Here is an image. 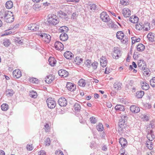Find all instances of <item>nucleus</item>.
I'll return each mask as SVG.
<instances>
[{"instance_id":"obj_18","label":"nucleus","mask_w":155,"mask_h":155,"mask_svg":"<svg viewBox=\"0 0 155 155\" xmlns=\"http://www.w3.org/2000/svg\"><path fill=\"white\" fill-rule=\"evenodd\" d=\"M57 15L62 19H66L68 17L67 14L62 11H60L58 12Z\"/></svg>"},{"instance_id":"obj_33","label":"nucleus","mask_w":155,"mask_h":155,"mask_svg":"<svg viewBox=\"0 0 155 155\" xmlns=\"http://www.w3.org/2000/svg\"><path fill=\"white\" fill-rule=\"evenodd\" d=\"M122 84L120 82L115 83L114 84V87L117 91L120 90L121 88Z\"/></svg>"},{"instance_id":"obj_40","label":"nucleus","mask_w":155,"mask_h":155,"mask_svg":"<svg viewBox=\"0 0 155 155\" xmlns=\"http://www.w3.org/2000/svg\"><path fill=\"white\" fill-rule=\"evenodd\" d=\"M68 30V28L65 26H63L61 27L59 29L60 32H67Z\"/></svg>"},{"instance_id":"obj_57","label":"nucleus","mask_w":155,"mask_h":155,"mask_svg":"<svg viewBox=\"0 0 155 155\" xmlns=\"http://www.w3.org/2000/svg\"><path fill=\"white\" fill-rule=\"evenodd\" d=\"M55 155H64L63 152L60 150H57L55 153Z\"/></svg>"},{"instance_id":"obj_3","label":"nucleus","mask_w":155,"mask_h":155,"mask_svg":"<svg viewBox=\"0 0 155 155\" xmlns=\"http://www.w3.org/2000/svg\"><path fill=\"white\" fill-rule=\"evenodd\" d=\"M100 18L103 21L108 22L111 19L106 12H102L100 15Z\"/></svg>"},{"instance_id":"obj_12","label":"nucleus","mask_w":155,"mask_h":155,"mask_svg":"<svg viewBox=\"0 0 155 155\" xmlns=\"http://www.w3.org/2000/svg\"><path fill=\"white\" fill-rule=\"evenodd\" d=\"M13 75L14 78H18L21 76V72L19 69L15 70L13 72Z\"/></svg>"},{"instance_id":"obj_59","label":"nucleus","mask_w":155,"mask_h":155,"mask_svg":"<svg viewBox=\"0 0 155 155\" xmlns=\"http://www.w3.org/2000/svg\"><path fill=\"white\" fill-rule=\"evenodd\" d=\"M38 155H46V153L44 150H41L38 153Z\"/></svg>"},{"instance_id":"obj_53","label":"nucleus","mask_w":155,"mask_h":155,"mask_svg":"<svg viewBox=\"0 0 155 155\" xmlns=\"http://www.w3.org/2000/svg\"><path fill=\"white\" fill-rule=\"evenodd\" d=\"M44 128L46 132H48L50 129V127L48 124H46L44 125Z\"/></svg>"},{"instance_id":"obj_19","label":"nucleus","mask_w":155,"mask_h":155,"mask_svg":"<svg viewBox=\"0 0 155 155\" xmlns=\"http://www.w3.org/2000/svg\"><path fill=\"white\" fill-rule=\"evenodd\" d=\"M130 111L134 113H137L140 111V108L135 105L131 106L130 108Z\"/></svg>"},{"instance_id":"obj_8","label":"nucleus","mask_w":155,"mask_h":155,"mask_svg":"<svg viewBox=\"0 0 155 155\" xmlns=\"http://www.w3.org/2000/svg\"><path fill=\"white\" fill-rule=\"evenodd\" d=\"M54 46L56 50L62 51L64 49V45L59 41H56L54 43Z\"/></svg>"},{"instance_id":"obj_49","label":"nucleus","mask_w":155,"mask_h":155,"mask_svg":"<svg viewBox=\"0 0 155 155\" xmlns=\"http://www.w3.org/2000/svg\"><path fill=\"white\" fill-rule=\"evenodd\" d=\"M3 43L4 45L6 47H8L10 44V43L9 41V40L8 39L5 40L4 41Z\"/></svg>"},{"instance_id":"obj_34","label":"nucleus","mask_w":155,"mask_h":155,"mask_svg":"<svg viewBox=\"0 0 155 155\" xmlns=\"http://www.w3.org/2000/svg\"><path fill=\"white\" fill-rule=\"evenodd\" d=\"M137 50L139 51H142L145 49V46L142 44H139L137 47Z\"/></svg>"},{"instance_id":"obj_24","label":"nucleus","mask_w":155,"mask_h":155,"mask_svg":"<svg viewBox=\"0 0 155 155\" xmlns=\"http://www.w3.org/2000/svg\"><path fill=\"white\" fill-rule=\"evenodd\" d=\"M119 143L121 147L123 148L125 147L126 144L127 143L126 140L123 138H121L120 139Z\"/></svg>"},{"instance_id":"obj_54","label":"nucleus","mask_w":155,"mask_h":155,"mask_svg":"<svg viewBox=\"0 0 155 155\" xmlns=\"http://www.w3.org/2000/svg\"><path fill=\"white\" fill-rule=\"evenodd\" d=\"M83 61V60L82 58H79V57H76L74 59V61L75 62H77V64H78V63H81Z\"/></svg>"},{"instance_id":"obj_13","label":"nucleus","mask_w":155,"mask_h":155,"mask_svg":"<svg viewBox=\"0 0 155 155\" xmlns=\"http://www.w3.org/2000/svg\"><path fill=\"white\" fill-rule=\"evenodd\" d=\"M66 87L68 89L71 91H72L76 89V86L74 84L71 83H67Z\"/></svg>"},{"instance_id":"obj_27","label":"nucleus","mask_w":155,"mask_h":155,"mask_svg":"<svg viewBox=\"0 0 155 155\" xmlns=\"http://www.w3.org/2000/svg\"><path fill=\"white\" fill-rule=\"evenodd\" d=\"M60 38L61 40L65 41L68 40V36L67 34L65 33H62L60 35Z\"/></svg>"},{"instance_id":"obj_52","label":"nucleus","mask_w":155,"mask_h":155,"mask_svg":"<svg viewBox=\"0 0 155 155\" xmlns=\"http://www.w3.org/2000/svg\"><path fill=\"white\" fill-rule=\"evenodd\" d=\"M90 120L91 123L92 124H95L97 122V120L96 118L94 117H90Z\"/></svg>"},{"instance_id":"obj_20","label":"nucleus","mask_w":155,"mask_h":155,"mask_svg":"<svg viewBox=\"0 0 155 155\" xmlns=\"http://www.w3.org/2000/svg\"><path fill=\"white\" fill-rule=\"evenodd\" d=\"M45 79V82L48 84H50L54 80V77L52 75H49L47 76Z\"/></svg>"},{"instance_id":"obj_29","label":"nucleus","mask_w":155,"mask_h":155,"mask_svg":"<svg viewBox=\"0 0 155 155\" xmlns=\"http://www.w3.org/2000/svg\"><path fill=\"white\" fill-rule=\"evenodd\" d=\"M116 37L118 39L122 40L124 38V34L122 31H118L117 33Z\"/></svg>"},{"instance_id":"obj_60","label":"nucleus","mask_w":155,"mask_h":155,"mask_svg":"<svg viewBox=\"0 0 155 155\" xmlns=\"http://www.w3.org/2000/svg\"><path fill=\"white\" fill-rule=\"evenodd\" d=\"M110 70L109 69V68H106L105 71L104 73L106 74H108L110 72Z\"/></svg>"},{"instance_id":"obj_36","label":"nucleus","mask_w":155,"mask_h":155,"mask_svg":"<svg viewBox=\"0 0 155 155\" xmlns=\"http://www.w3.org/2000/svg\"><path fill=\"white\" fill-rule=\"evenodd\" d=\"M147 128V132L151 130L154 131L153 130L155 128V126L152 124H150L148 125Z\"/></svg>"},{"instance_id":"obj_43","label":"nucleus","mask_w":155,"mask_h":155,"mask_svg":"<svg viewBox=\"0 0 155 155\" xmlns=\"http://www.w3.org/2000/svg\"><path fill=\"white\" fill-rule=\"evenodd\" d=\"M14 15L13 14H12V16H10L9 18L5 20V21L7 22L11 23L14 21Z\"/></svg>"},{"instance_id":"obj_30","label":"nucleus","mask_w":155,"mask_h":155,"mask_svg":"<svg viewBox=\"0 0 155 155\" xmlns=\"http://www.w3.org/2000/svg\"><path fill=\"white\" fill-rule=\"evenodd\" d=\"M144 28V25L141 22H139L136 25V28L138 30H142Z\"/></svg>"},{"instance_id":"obj_63","label":"nucleus","mask_w":155,"mask_h":155,"mask_svg":"<svg viewBox=\"0 0 155 155\" xmlns=\"http://www.w3.org/2000/svg\"><path fill=\"white\" fill-rule=\"evenodd\" d=\"M152 36L153 38H154V34L152 32L149 33L147 35V37Z\"/></svg>"},{"instance_id":"obj_37","label":"nucleus","mask_w":155,"mask_h":155,"mask_svg":"<svg viewBox=\"0 0 155 155\" xmlns=\"http://www.w3.org/2000/svg\"><path fill=\"white\" fill-rule=\"evenodd\" d=\"M96 128L97 130L99 131H102L104 130V127L103 125L101 123H99L96 126Z\"/></svg>"},{"instance_id":"obj_6","label":"nucleus","mask_w":155,"mask_h":155,"mask_svg":"<svg viewBox=\"0 0 155 155\" xmlns=\"http://www.w3.org/2000/svg\"><path fill=\"white\" fill-rule=\"evenodd\" d=\"M137 65L140 69L144 71L146 68V65L145 62L142 60H140L138 61Z\"/></svg>"},{"instance_id":"obj_64","label":"nucleus","mask_w":155,"mask_h":155,"mask_svg":"<svg viewBox=\"0 0 155 155\" xmlns=\"http://www.w3.org/2000/svg\"><path fill=\"white\" fill-rule=\"evenodd\" d=\"M107 106L109 108H110L112 107V105L110 102H109L107 103Z\"/></svg>"},{"instance_id":"obj_55","label":"nucleus","mask_w":155,"mask_h":155,"mask_svg":"<svg viewBox=\"0 0 155 155\" xmlns=\"http://www.w3.org/2000/svg\"><path fill=\"white\" fill-rule=\"evenodd\" d=\"M152 141L149 140V141H147V146L150 145V147L149 148L150 149H151L153 148L152 147V146H153V144Z\"/></svg>"},{"instance_id":"obj_22","label":"nucleus","mask_w":155,"mask_h":155,"mask_svg":"<svg viewBox=\"0 0 155 155\" xmlns=\"http://www.w3.org/2000/svg\"><path fill=\"white\" fill-rule=\"evenodd\" d=\"M64 57L67 59H71L74 56L73 54L69 51H66L64 54Z\"/></svg>"},{"instance_id":"obj_41","label":"nucleus","mask_w":155,"mask_h":155,"mask_svg":"<svg viewBox=\"0 0 155 155\" xmlns=\"http://www.w3.org/2000/svg\"><path fill=\"white\" fill-rule=\"evenodd\" d=\"M1 108L2 110L6 111L8 109V106L6 104H3L1 106Z\"/></svg>"},{"instance_id":"obj_2","label":"nucleus","mask_w":155,"mask_h":155,"mask_svg":"<svg viewBox=\"0 0 155 155\" xmlns=\"http://www.w3.org/2000/svg\"><path fill=\"white\" fill-rule=\"evenodd\" d=\"M49 17L48 19V21L49 24L54 25H56L59 22V20L57 16L54 15H52L51 16L48 15Z\"/></svg>"},{"instance_id":"obj_44","label":"nucleus","mask_w":155,"mask_h":155,"mask_svg":"<svg viewBox=\"0 0 155 155\" xmlns=\"http://www.w3.org/2000/svg\"><path fill=\"white\" fill-rule=\"evenodd\" d=\"M98 64L97 62L94 61L93 63H92L91 66H92L94 70H95L97 68Z\"/></svg>"},{"instance_id":"obj_46","label":"nucleus","mask_w":155,"mask_h":155,"mask_svg":"<svg viewBox=\"0 0 155 155\" xmlns=\"http://www.w3.org/2000/svg\"><path fill=\"white\" fill-rule=\"evenodd\" d=\"M91 61L89 60H87L84 63L86 66L88 68H90L91 67Z\"/></svg>"},{"instance_id":"obj_32","label":"nucleus","mask_w":155,"mask_h":155,"mask_svg":"<svg viewBox=\"0 0 155 155\" xmlns=\"http://www.w3.org/2000/svg\"><path fill=\"white\" fill-rule=\"evenodd\" d=\"M14 92L12 89H7L6 91V94L8 97H11L14 94Z\"/></svg>"},{"instance_id":"obj_25","label":"nucleus","mask_w":155,"mask_h":155,"mask_svg":"<svg viewBox=\"0 0 155 155\" xmlns=\"http://www.w3.org/2000/svg\"><path fill=\"white\" fill-rule=\"evenodd\" d=\"M48 61L49 64L52 66H54L56 62V61L55 58L52 57H49Z\"/></svg>"},{"instance_id":"obj_15","label":"nucleus","mask_w":155,"mask_h":155,"mask_svg":"<svg viewBox=\"0 0 155 155\" xmlns=\"http://www.w3.org/2000/svg\"><path fill=\"white\" fill-rule=\"evenodd\" d=\"M12 14H13L12 12L9 11H5L4 12L3 16L1 17V18H3L5 20L10 18V16H12Z\"/></svg>"},{"instance_id":"obj_10","label":"nucleus","mask_w":155,"mask_h":155,"mask_svg":"<svg viewBox=\"0 0 155 155\" xmlns=\"http://www.w3.org/2000/svg\"><path fill=\"white\" fill-rule=\"evenodd\" d=\"M147 138L149 140L152 141L155 138V135L154 131H149L147 132Z\"/></svg>"},{"instance_id":"obj_48","label":"nucleus","mask_w":155,"mask_h":155,"mask_svg":"<svg viewBox=\"0 0 155 155\" xmlns=\"http://www.w3.org/2000/svg\"><path fill=\"white\" fill-rule=\"evenodd\" d=\"M41 7V5L39 4H35L33 6V8L35 11H38L39 10V8Z\"/></svg>"},{"instance_id":"obj_14","label":"nucleus","mask_w":155,"mask_h":155,"mask_svg":"<svg viewBox=\"0 0 155 155\" xmlns=\"http://www.w3.org/2000/svg\"><path fill=\"white\" fill-rule=\"evenodd\" d=\"M58 74L60 76L62 77H67L68 75V72L64 69H61L58 71Z\"/></svg>"},{"instance_id":"obj_56","label":"nucleus","mask_w":155,"mask_h":155,"mask_svg":"<svg viewBox=\"0 0 155 155\" xmlns=\"http://www.w3.org/2000/svg\"><path fill=\"white\" fill-rule=\"evenodd\" d=\"M132 40L136 42H139L140 40V38H137L136 37H134L131 38Z\"/></svg>"},{"instance_id":"obj_5","label":"nucleus","mask_w":155,"mask_h":155,"mask_svg":"<svg viewBox=\"0 0 155 155\" xmlns=\"http://www.w3.org/2000/svg\"><path fill=\"white\" fill-rule=\"evenodd\" d=\"M28 30L33 31H36L39 29V25L35 23L31 24L28 26Z\"/></svg>"},{"instance_id":"obj_61","label":"nucleus","mask_w":155,"mask_h":155,"mask_svg":"<svg viewBox=\"0 0 155 155\" xmlns=\"http://www.w3.org/2000/svg\"><path fill=\"white\" fill-rule=\"evenodd\" d=\"M15 42L16 43H18L19 44H21L22 42L21 41L20 39L19 38H17L16 39H15Z\"/></svg>"},{"instance_id":"obj_31","label":"nucleus","mask_w":155,"mask_h":155,"mask_svg":"<svg viewBox=\"0 0 155 155\" xmlns=\"http://www.w3.org/2000/svg\"><path fill=\"white\" fill-rule=\"evenodd\" d=\"M144 94V91H138L136 93V97L138 98H140L142 97Z\"/></svg>"},{"instance_id":"obj_62","label":"nucleus","mask_w":155,"mask_h":155,"mask_svg":"<svg viewBox=\"0 0 155 155\" xmlns=\"http://www.w3.org/2000/svg\"><path fill=\"white\" fill-rule=\"evenodd\" d=\"M122 39L123 40H122L121 41L124 44L126 43L128 41V38H123V39Z\"/></svg>"},{"instance_id":"obj_50","label":"nucleus","mask_w":155,"mask_h":155,"mask_svg":"<svg viewBox=\"0 0 155 155\" xmlns=\"http://www.w3.org/2000/svg\"><path fill=\"white\" fill-rule=\"evenodd\" d=\"M89 6H90V9L94 11L97 8L96 5L95 4H90Z\"/></svg>"},{"instance_id":"obj_21","label":"nucleus","mask_w":155,"mask_h":155,"mask_svg":"<svg viewBox=\"0 0 155 155\" xmlns=\"http://www.w3.org/2000/svg\"><path fill=\"white\" fill-rule=\"evenodd\" d=\"M131 12L128 8L123 9L122 11V13L124 16L126 18L129 17L130 15Z\"/></svg>"},{"instance_id":"obj_4","label":"nucleus","mask_w":155,"mask_h":155,"mask_svg":"<svg viewBox=\"0 0 155 155\" xmlns=\"http://www.w3.org/2000/svg\"><path fill=\"white\" fill-rule=\"evenodd\" d=\"M48 107L50 109L54 108L56 105L55 101L51 98H48L46 101Z\"/></svg>"},{"instance_id":"obj_38","label":"nucleus","mask_w":155,"mask_h":155,"mask_svg":"<svg viewBox=\"0 0 155 155\" xmlns=\"http://www.w3.org/2000/svg\"><path fill=\"white\" fill-rule=\"evenodd\" d=\"M74 107L76 111H79L81 109V106L78 103H75L74 106Z\"/></svg>"},{"instance_id":"obj_47","label":"nucleus","mask_w":155,"mask_h":155,"mask_svg":"<svg viewBox=\"0 0 155 155\" xmlns=\"http://www.w3.org/2000/svg\"><path fill=\"white\" fill-rule=\"evenodd\" d=\"M50 139L48 137L45 140L44 143L46 146H49L50 144Z\"/></svg>"},{"instance_id":"obj_26","label":"nucleus","mask_w":155,"mask_h":155,"mask_svg":"<svg viewBox=\"0 0 155 155\" xmlns=\"http://www.w3.org/2000/svg\"><path fill=\"white\" fill-rule=\"evenodd\" d=\"M141 88L143 90H148L149 87V85L145 82H143L141 84Z\"/></svg>"},{"instance_id":"obj_1","label":"nucleus","mask_w":155,"mask_h":155,"mask_svg":"<svg viewBox=\"0 0 155 155\" xmlns=\"http://www.w3.org/2000/svg\"><path fill=\"white\" fill-rule=\"evenodd\" d=\"M121 118L119 120L118 122V126L119 128V130H122L126 126L127 122L126 120L127 119V115L126 114H121Z\"/></svg>"},{"instance_id":"obj_23","label":"nucleus","mask_w":155,"mask_h":155,"mask_svg":"<svg viewBox=\"0 0 155 155\" xmlns=\"http://www.w3.org/2000/svg\"><path fill=\"white\" fill-rule=\"evenodd\" d=\"M115 109L117 112L120 111H123L125 109L123 105L118 104L115 106Z\"/></svg>"},{"instance_id":"obj_39","label":"nucleus","mask_w":155,"mask_h":155,"mask_svg":"<svg viewBox=\"0 0 155 155\" xmlns=\"http://www.w3.org/2000/svg\"><path fill=\"white\" fill-rule=\"evenodd\" d=\"M30 96L32 98H36L37 96V93L34 91H31L30 92Z\"/></svg>"},{"instance_id":"obj_7","label":"nucleus","mask_w":155,"mask_h":155,"mask_svg":"<svg viewBox=\"0 0 155 155\" xmlns=\"http://www.w3.org/2000/svg\"><path fill=\"white\" fill-rule=\"evenodd\" d=\"M121 56L120 51V50L117 48H115L113 54V58L117 59Z\"/></svg>"},{"instance_id":"obj_11","label":"nucleus","mask_w":155,"mask_h":155,"mask_svg":"<svg viewBox=\"0 0 155 155\" xmlns=\"http://www.w3.org/2000/svg\"><path fill=\"white\" fill-rule=\"evenodd\" d=\"M40 35L41 37L44 38L45 41L46 42L48 43L50 41L51 36L49 34L45 33H41Z\"/></svg>"},{"instance_id":"obj_17","label":"nucleus","mask_w":155,"mask_h":155,"mask_svg":"<svg viewBox=\"0 0 155 155\" xmlns=\"http://www.w3.org/2000/svg\"><path fill=\"white\" fill-rule=\"evenodd\" d=\"M108 22L107 24V25L109 27H110L114 29H115L117 28V25L116 24H115L114 22L111 19Z\"/></svg>"},{"instance_id":"obj_35","label":"nucleus","mask_w":155,"mask_h":155,"mask_svg":"<svg viewBox=\"0 0 155 155\" xmlns=\"http://www.w3.org/2000/svg\"><path fill=\"white\" fill-rule=\"evenodd\" d=\"M13 6V3L12 1H9L6 2L5 4L6 7L8 9H10Z\"/></svg>"},{"instance_id":"obj_42","label":"nucleus","mask_w":155,"mask_h":155,"mask_svg":"<svg viewBox=\"0 0 155 155\" xmlns=\"http://www.w3.org/2000/svg\"><path fill=\"white\" fill-rule=\"evenodd\" d=\"M85 81L82 79L80 80L79 81L78 83V84L79 86L82 87L85 86Z\"/></svg>"},{"instance_id":"obj_45","label":"nucleus","mask_w":155,"mask_h":155,"mask_svg":"<svg viewBox=\"0 0 155 155\" xmlns=\"http://www.w3.org/2000/svg\"><path fill=\"white\" fill-rule=\"evenodd\" d=\"M150 85L153 87H155V77L153 78L150 81Z\"/></svg>"},{"instance_id":"obj_16","label":"nucleus","mask_w":155,"mask_h":155,"mask_svg":"<svg viewBox=\"0 0 155 155\" xmlns=\"http://www.w3.org/2000/svg\"><path fill=\"white\" fill-rule=\"evenodd\" d=\"M100 62L101 65L103 67H105L107 65V61L106 58L103 56H102L100 59Z\"/></svg>"},{"instance_id":"obj_58","label":"nucleus","mask_w":155,"mask_h":155,"mask_svg":"<svg viewBox=\"0 0 155 155\" xmlns=\"http://www.w3.org/2000/svg\"><path fill=\"white\" fill-rule=\"evenodd\" d=\"M32 145H30L28 144L27 146V149L28 150H31L33 149V147L32 146Z\"/></svg>"},{"instance_id":"obj_9","label":"nucleus","mask_w":155,"mask_h":155,"mask_svg":"<svg viewBox=\"0 0 155 155\" xmlns=\"http://www.w3.org/2000/svg\"><path fill=\"white\" fill-rule=\"evenodd\" d=\"M59 105L61 107L65 106L67 104V101L64 97L60 98L58 101Z\"/></svg>"},{"instance_id":"obj_28","label":"nucleus","mask_w":155,"mask_h":155,"mask_svg":"<svg viewBox=\"0 0 155 155\" xmlns=\"http://www.w3.org/2000/svg\"><path fill=\"white\" fill-rule=\"evenodd\" d=\"M129 20L132 23H136L138 22V18L136 16H132L130 18Z\"/></svg>"},{"instance_id":"obj_51","label":"nucleus","mask_w":155,"mask_h":155,"mask_svg":"<svg viewBox=\"0 0 155 155\" xmlns=\"http://www.w3.org/2000/svg\"><path fill=\"white\" fill-rule=\"evenodd\" d=\"M30 82L35 84H38L39 82L38 80L35 78H31L30 79Z\"/></svg>"}]
</instances>
